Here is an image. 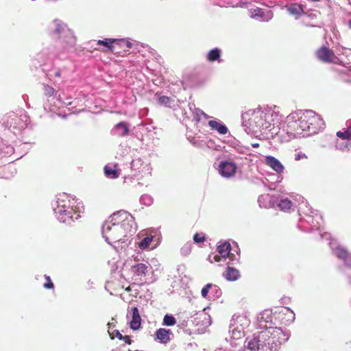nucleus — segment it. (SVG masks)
<instances>
[{
  "instance_id": "473e14b6",
  "label": "nucleus",
  "mask_w": 351,
  "mask_h": 351,
  "mask_svg": "<svg viewBox=\"0 0 351 351\" xmlns=\"http://www.w3.org/2000/svg\"><path fill=\"white\" fill-rule=\"evenodd\" d=\"M14 151L12 145L5 144L2 139H0V153H3L5 156H10Z\"/></svg>"
},
{
  "instance_id": "f3484780",
  "label": "nucleus",
  "mask_w": 351,
  "mask_h": 351,
  "mask_svg": "<svg viewBox=\"0 0 351 351\" xmlns=\"http://www.w3.org/2000/svg\"><path fill=\"white\" fill-rule=\"evenodd\" d=\"M131 271L135 280L143 281V277L148 271V267L144 263H137L132 266Z\"/></svg>"
},
{
  "instance_id": "79ce46f5",
  "label": "nucleus",
  "mask_w": 351,
  "mask_h": 351,
  "mask_svg": "<svg viewBox=\"0 0 351 351\" xmlns=\"http://www.w3.org/2000/svg\"><path fill=\"white\" fill-rule=\"evenodd\" d=\"M153 241V237H146L139 243V247L142 250L147 248Z\"/></svg>"
},
{
  "instance_id": "052dcab7",
  "label": "nucleus",
  "mask_w": 351,
  "mask_h": 351,
  "mask_svg": "<svg viewBox=\"0 0 351 351\" xmlns=\"http://www.w3.org/2000/svg\"><path fill=\"white\" fill-rule=\"evenodd\" d=\"M51 104H47V102H45L44 104H43V106H44V108L45 110L47 109H49V110H51Z\"/></svg>"
},
{
  "instance_id": "2f4dec72",
  "label": "nucleus",
  "mask_w": 351,
  "mask_h": 351,
  "mask_svg": "<svg viewBox=\"0 0 351 351\" xmlns=\"http://www.w3.org/2000/svg\"><path fill=\"white\" fill-rule=\"evenodd\" d=\"M335 148L336 150L341 151L342 152H348L351 149V142L350 141H341L336 139L335 142Z\"/></svg>"
},
{
  "instance_id": "20e7f679",
  "label": "nucleus",
  "mask_w": 351,
  "mask_h": 351,
  "mask_svg": "<svg viewBox=\"0 0 351 351\" xmlns=\"http://www.w3.org/2000/svg\"><path fill=\"white\" fill-rule=\"evenodd\" d=\"M82 202L69 194L62 193L56 195L51 206L57 219L62 223H71L80 217Z\"/></svg>"
},
{
  "instance_id": "13d9d810",
  "label": "nucleus",
  "mask_w": 351,
  "mask_h": 351,
  "mask_svg": "<svg viewBox=\"0 0 351 351\" xmlns=\"http://www.w3.org/2000/svg\"><path fill=\"white\" fill-rule=\"evenodd\" d=\"M321 237L324 238L328 240V239H330V235L328 233L325 232V233L321 234Z\"/></svg>"
},
{
  "instance_id": "a211bd4d",
  "label": "nucleus",
  "mask_w": 351,
  "mask_h": 351,
  "mask_svg": "<svg viewBox=\"0 0 351 351\" xmlns=\"http://www.w3.org/2000/svg\"><path fill=\"white\" fill-rule=\"evenodd\" d=\"M251 17L260 21L268 22L273 18V13L271 10L264 12L261 8H256L252 11Z\"/></svg>"
},
{
  "instance_id": "6e6d98bb",
  "label": "nucleus",
  "mask_w": 351,
  "mask_h": 351,
  "mask_svg": "<svg viewBox=\"0 0 351 351\" xmlns=\"http://www.w3.org/2000/svg\"><path fill=\"white\" fill-rule=\"evenodd\" d=\"M121 340H123L128 345L132 343L130 336L128 335L123 336V338Z\"/></svg>"
},
{
  "instance_id": "c756f323",
  "label": "nucleus",
  "mask_w": 351,
  "mask_h": 351,
  "mask_svg": "<svg viewBox=\"0 0 351 351\" xmlns=\"http://www.w3.org/2000/svg\"><path fill=\"white\" fill-rule=\"evenodd\" d=\"M43 95L47 97V102L53 100L56 98V90L51 86L47 84H43Z\"/></svg>"
},
{
  "instance_id": "dca6fc26",
  "label": "nucleus",
  "mask_w": 351,
  "mask_h": 351,
  "mask_svg": "<svg viewBox=\"0 0 351 351\" xmlns=\"http://www.w3.org/2000/svg\"><path fill=\"white\" fill-rule=\"evenodd\" d=\"M322 220V217L320 214L318 213V211L314 213V214L308 215L306 213V218L304 217H300V221L302 222L303 221H306L308 223L312 229H319L321 226V223L319 221Z\"/></svg>"
},
{
  "instance_id": "ddd939ff",
  "label": "nucleus",
  "mask_w": 351,
  "mask_h": 351,
  "mask_svg": "<svg viewBox=\"0 0 351 351\" xmlns=\"http://www.w3.org/2000/svg\"><path fill=\"white\" fill-rule=\"evenodd\" d=\"M237 169V164L230 160H222L219 162L218 171L223 178H231L234 176Z\"/></svg>"
},
{
  "instance_id": "37998d69",
  "label": "nucleus",
  "mask_w": 351,
  "mask_h": 351,
  "mask_svg": "<svg viewBox=\"0 0 351 351\" xmlns=\"http://www.w3.org/2000/svg\"><path fill=\"white\" fill-rule=\"evenodd\" d=\"M191 243H186L180 250L181 254L184 256L188 255L191 252Z\"/></svg>"
},
{
  "instance_id": "a878e982",
  "label": "nucleus",
  "mask_w": 351,
  "mask_h": 351,
  "mask_svg": "<svg viewBox=\"0 0 351 351\" xmlns=\"http://www.w3.org/2000/svg\"><path fill=\"white\" fill-rule=\"evenodd\" d=\"M223 276L228 281H235L241 277L239 271L230 265H228Z\"/></svg>"
},
{
  "instance_id": "8fccbe9b",
  "label": "nucleus",
  "mask_w": 351,
  "mask_h": 351,
  "mask_svg": "<svg viewBox=\"0 0 351 351\" xmlns=\"http://www.w3.org/2000/svg\"><path fill=\"white\" fill-rule=\"evenodd\" d=\"M205 240V236L202 234L195 233L193 235V241L196 243L204 242Z\"/></svg>"
},
{
  "instance_id": "3c124183",
  "label": "nucleus",
  "mask_w": 351,
  "mask_h": 351,
  "mask_svg": "<svg viewBox=\"0 0 351 351\" xmlns=\"http://www.w3.org/2000/svg\"><path fill=\"white\" fill-rule=\"evenodd\" d=\"M117 43L120 45H125L128 48H132V43L125 39H117Z\"/></svg>"
},
{
  "instance_id": "4be33fe9",
  "label": "nucleus",
  "mask_w": 351,
  "mask_h": 351,
  "mask_svg": "<svg viewBox=\"0 0 351 351\" xmlns=\"http://www.w3.org/2000/svg\"><path fill=\"white\" fill-rule=\"evenodd\" d=\"M131 311L132 319L130 322V326L132 330H136L139 329L141 327V318L138 309L136 306L132 307Z\"/></svg>"
},
{
  "instance_id": "49530a36",
  "label": "nucleus",
  "mask_w": 351,
  "mask_h": 351,
  "mask_svg": "<svg viewBox=\"0 0 351 351\" xmlns=\"http://www.w3.org/2000/svg\"><path fill=\"white\" fill-rule=\"evenodd\" d=\"M142 164V160L140 158L133 160L131 162V168L134 170H138Z\"/></svg>"
},
{
  "instance_id": "393cba45",
  "label": "nucleus",
  "mask_w": 351,
  "mask_h": 351,
  "mask_svg": "<svg viewBox=\"0 0 351 351\" xmlns=\"http://www.w3.org/2000/svg\"><path fill=\"white\" fill-rule=\"evenodd\" d=\"M285 8L289 14L295 16L296 19H299L304 12L303 6L299 4L285 5Z\"/></svg>"
},
{
  "instance_id": "b1692460",
  "label": "nucleus",
  "mask_w": 351,
  "mask_h": 351,
  "mask_svg": "<svg viewBox=\"0 0 351 351\" xmlns=\"http://www.w3.org/2000/svg\"><path fill=\"white\" fill-rule=\"evenodd\" d=\"M173 335L170 329L159 328L156 331V339L162 343H167L170 340V335Z\"/></svg>"
},
{
  "instance_id": "4d7b16f0",
  "label": "nucleus",
  "mask_w": 351,
  "mask_h": 351,
  "mask_svg": "<svg viewBox=\"0 0 351 351\" xmlns=\"http://www.w3.org/2000/svg\"><path fill=\"white\" fill-rule=\"evenodd\" d=\"M189 110L192 112V113L196 110L197 108L195 107V105L194 104H189Z\"/></svg>"
},
{
  "instance_id": "f704fd0d",
  "label": "nucleus",
  "mask_w": 351,
  "mask_h": 351,
  "mask_svg": "<svg viewBox=\"0 0 351 351\" xmlns=\"http://www.w3.org/2000/svg\"><path fill=\"white\" fill-rule=\"evenodd\" d=\"M272 198L268 195H261L258 198V202L259 204L260 207L261 208H267L270 206L268 205L266 202L269 201L271 203Z\"/></svg>"
},
{
  "instance_id": "6e6552de",
  "label": "nucleus",
  "mask_w": 351,
  "mask_h": 351,
  "mask_svg": "<svg viewBox=\"0 0 351 351\" xmlns=\"http://www.w3.org/2000/svg\"><path fill=\"white\" fill-rule=\"evenodd\" d=\"M263 115L264 133L268 131L271 132V134H277L278 124L281 120L278 108L276 106H267L263 110Z\"/></svg>"
},
{
  "instance_id": "7ed1b4c3",
  "label": "nucleus",
  "mask_w": 351,
  "mask_h": 351,
  "mask_svg": "<svg viewBox=\"0 0 351 351\" xmlns=\"http://www.w3.org/2000/svg\"><path fill=\"white\" fill-rule=\"evenodd\" d=\"M289 334L281 328L269 326L257 334L252 339H247L243 351H277L282 343L288 341Z\"/></svg>"
},
{
  "instance_id": "1a4fd4ad",
  "label": "nucleus",
  "mask_w": 351,
  "mask_h": 351,
  "mask_svg": "<svg viewBox=\"0 0 351 351\" xmlns=\"http://www.w3.org/2000/svg\"><path fill=\"white\" fill-rule=\"evenodd\" d=\"M113 225H118L121 226L126 230L136 232V223L134 221V217L128 212L121 210L114 213L110 215L109 219L106 221Z\"/></svg>"
},
{
  "instance_id": "0eeeda50",
  "label": "nucleus",
  "mask_w": 351,
  "mask_h": 351,
  "mask_svg": "<svg viewBox=\"0 0 351 351\" xmlns=\"http://www.w3.org/2000/svg\"><path fill=\"white\" fill-rule=\"evenodd\" d=\"M28 119V116L23 110L20 111V114L11 112L3 117V125L5 130L16 134L27 128Z\"/></svg>"
},
{
  "instance_id": "5fc2aeb1",
  "label": "nucleus",
  "mask_w": 351,
  "mask_h": 351,
  "mask_svg": "<svg viewBox=\"0 0 351 351\" xmlns=\"http://www.w3.org/2000/svg\"><path fill=\"white\" fill-rule=\"evenodd\" d=\"M113 336L115 335L116 337H117L119 340H121L123 338V336L121 335V333L118 330H114L112 331Z\"/></svg>"
},
{
  "instance_id": "864d4df0",
  "label": "nucleus",
  "mask_w": 351,
  "mask_h": 351,
  "mask_svg": "<svg viewBox=\"0 0 351 351\" xmlns=\"http://www.w3.org/2000/svg\"><path fill=\"white\" fill-rule=\"evenodd\" d=\"M302 158H307V156L302 152H299L295 155V160H300Z\"/></svg>"
},
{
  "instance_id": "f8f14e48",
  "label": "nucleus",
  "mask_w": 351,
  "mask_h": 351,
  "mask_svg": "<svg viewBox=\"0 0 351 351\" xmlns=\"http://www.w3.org/2000/svg\"><path fill=\"white\" fill-rule=\"evenodd\" d=\"M232 250L231 245L228 241H223L217 246L218 254H210L208 260L210 263L220 262L222 259H226Z\"/></svg>"
},
{
  "instance_id": "4468645a",
  "label": "nucleus",
  "mask_w": 351,
  "mask_h": 351,
  "mask_svg": "<svg viewBox=\"0 0 351 351\" xmlns=\"http://www.w3.org/2000/svg\"><path fill=\"white\" fill-rule=\"evenodd\" d=\"M274 314L271 309H265L262 311L257 317L258 324L260 328L267 329L269 326H273L275 323L273 322Z\"/></svg>"
},
{
  "instance_id": "de8ad7c7",
  "label": "nucleus",
  "mask_w": 351,
  "mask_h": 351,
  "mask_svg": "<svg viewBox=\"0 0 351 351\" xmlns=\"http://www.w3.org/2000/svg\"><path fill=\"white\" fill-rule=\"evenodd\" d=\"M46 282L43 285V287L47 289H51L54 287V285L52 282L50 277L47 275H45Z\"/></svg>"
},
{
  "instance_id": "0e129e2a",
  "label": "nucleus",
  "mask_w": 351,
  "mask_h": 351,
  "mask_svg": "<svg viewBox=\"0 0 351 351\" xmlns=\"http://www.w3.org/2000/svg\"><path fill=\"white\" fill-rule=\"evenodd\" d=\"M348 26L350 29H351V19H350L348 21Z\"/></svg>"
},
{
  "instance_id": "a18cd8bd",
  "label": "nucleus",
  "mask_w": 351,
  "mask_h": 351,
  "mask_svg": "<svg viewBox=\"0 0 351 351\" xmlns=\"http://www.w3.org/2000/svg\"><path fill=\"white\" fill-rule=\"evenodd\" d=\"M58 100L60 102H61L62 104L65 106H70L72 104V97L69 96L67 97L66 99H64L60 95H58Z\"/></svg>"
},
{
  "instance_id": "39448f33",
  "label": "nucleus",
  "mask_w": 351,
  "mask_h": 351,
  "mask_svg": "<svg viewBox=\"0 0 351 351\" xmlns=\"http://www.w3.org/2000/svg\"><path fill=\"white\" fill-rule=\"evenodd\" d=\"M103 238L109 245L118 251L125 249L130 243V238L134 232L126 230L121 226L105 221L102 226Z\"/></svg>"
},
{
  "instance_id": "423d86ee",
  "label": "nucleus",
  "mask_w": 351,
  "mask_h": 351,
  "mask_svg": "<svg viewBox=\"0 0 351 351\" xmlns=\"http://www.w3.org/2000/svg\"><path fill=\"white\" fill-rule=\"evenodd\" d=\"M263 116V109L261 108L250 109L241 114L243 125L254 133L258 132L264 133Z\"/></svg>"
},
{
  "instance_id": "5701e85b",
  "label": "nucleus",
  "mask_w": 351,
  "mask_h": 351,
  "mask_svg": "<svg viewBox=\"0 0 351 351\" xmlns=\"http://www.w3.org/2000/svg\"><path fill=\"white\" fill-rule=\"evenodd\" d=\"M112 132L118 136H125L129 133V125L126 122H119L113 128Z\"/></svg>"
},
{
  "instance_id": "9b49d317",
  "label": "nucleus",
  "mask_w": 351,
  "mask_h": 351,
  "mask_svg": "<svg viewBox=\"0 0 351 351\" xmlns=\"http://www.w3.org/2000/svg\"><path fill=\"white\" fill-rule=\"evenodd\" d=\"M328 244L332 254L343 261L344 267L351 269V253H349L347 249L339 244L336 240L330 239Z\"/></svg>"
},
{
  "instance_id": "c9c22d12",
  "label": "nucleus",
  "mask_w": 351,
  "mask_h": 351,
  "mask_svg": "<svg viewBox=\"0 0 351 351\" xmlns=\"http://www.w3.org/2000/svg\"><path fill=\"white\" fill-rule=\"evenodd\" d=\"M176 323V320L175 317L171 314H166L164 316L162 325L167 326H171L175 325Z\"/></svg>"
},
{
  "instance_id": "c03bdc74",
  "label": "nucleus",
  "mask_w": 351,
  "mask_h": 351,
  "mask_svg": "<svg viewBox=\"0 0 351 351\" xmlns=\"http://www.w3.org/2000/svg\"><path fill=\"white\" fill-rule=\"evenodd\" d=\"M211 287V283L206 284L201 291V295L204 298H208V293L210 292V289Z\"/></svg>"
},
{
  "instance_id": "58836bf2",
  "label": "nucleus",
  "mask_w": 351,
  "mask_h": 351,
  "mask_svg": "<svg viewBox=\"0 0 351 351\" xmlns=\"http://www.w3.org/2000/svg\"><path fill=\"white\" fill-rule=\"evenodd\" d=\"M140 202L141 204L145 205L146 206H149L153 203V198L151 195L147 194H144L140 197Z\"/></svg>"
},
{
  "instance_id": "69168bd1",
  "label": "nucleus",
  "mask_w": 351,
  "mask_h": 351,
  "mask_svg": "<svg viewBox=\"0 0 351 351\" xmlns=\"http://www.w3.org/2000/svg\"><path fill=\"white\" fill-rule=\"evenodd\" d=\"M202 116H203L206 119H208V118L210 117H209L207 114H206L205 112H204V114H202Z\"/></svg>"
},
{
  "instance_id": "e433bc0d",
  "label": "nucleus",
  "mask_w": 351,
  "mask_h": 351,
  "mask_svg": "<svg viewBox=\"0 0 351 351\" xmlns=\"http://www.w3.org/2000/svg\"><path fill=\"white\" fill-rule=\"evenodd\" d=\"M228 257L230 259V261L228 263V265H237L239 263L240 254L239 253V251H237V254H234V252H231V251H230V255H228Z\"/></svg>"
},
{
  "instance_id": "a19ab883",
  "label": "nucleus",
  "mask_w": 351,
  "mask_h": 351,
  "mask_svg": "<svg viewBox=\"0 0 351 351\" xmlns=\"http://www.w3.org/2000/svg\"><path fill=\"white\" fill-rule=\"evenodd\" d=\"M336 134L339 138L351 142V133L348 130L345 129L343 131H338Z\"/></svg>"
},
{
  "instance_id": "6ab92c4d",
  "label": "nucleus",
  "mask_w": 351,
  "mask_h": 351,
  "mask_svg": "<svg viewBox=\"0 0 351 351\" xmlns=\"http://www.w3.org/2000/svg\"><path fill=\"white\" fill-rule=\"evenodd\" d=\"M265 164L270 167L274 171L278 173H282L285 167L281 162L272 156H267L265 158Z\"/></svg>"
},
{
  "instance_id": "412c9836",
  "label": "nucleus",
  "mask_w": 351,
  "mask_h": 351,
  "mask_svg": "<svg viewBox=\"0 0 351 351\" xmlns=\"http://www.w3.org/2000/svg\"><path fill=\"white\" fill-rule=\"evenodd\" d=\"M208 125L210 128L211 130L216 131L219 134L224 135L228 132L227 126L220 121L210 120L208 122Z\"/></svg>"
},
{
  "instance_id": "ea45409f",
  "label": "nucleus",
  "mask_w": 351,
  "mask_h": 351,
  "mask_svg": "<svg viewBox=\"0 0 351 351\" xmlns=\"http://www.w3.org/2000/svg\"><path fill=\"white\" fill-rule=\"evenodd\" d=\"M210 293L214 298H219L222 293L221 289L217 285L211 284Z\"/></svg>"
},
{
  "instance_id": "7c9ffc66",
  "label": "nucleus",
  "mask_w": 351,
  "mask_h": 351,
  "mask_svg": "<svg viewBox=\"0 0 351 351\" xmlns=\"http://www.w3.org/2000/svg\"><path fill=\"white\" fill-rule=\"evenodd\" d=\"M104 173L108 178L115 179L119 178L120 171L117 169V165H114L112 167L106 165L104 167Z\"/></svg>"
},
{
  "instance_id": "72a5a7b5",
  "label": "nucleus",
  "mask_w": 351,
  "mask_h": 351,
  "mask_svg": "<svg viewBox=\"0 0 351 351\" xmlns=\"http://www.w3.org/2000/svg\"><path fill=\"white\" fill-rule=\"evenodd\" d=\"M117 43V39L114 38H104V40H99L97 41V45H103L107 50H112L113 46L112 44Z\"/></svg>"
},
{
  "instance_id": "aec40b11",
  "label": "nucleus",
  "mask_w": 351,
  "mask_h": 351,
  "mask_svg": "<svg viewBox=\"0 0 351 351\" xmlns=\"http://www.w3.org/2000/svg\"><path fill=\"white\" fill-rule=\"evenodd\" d=\"M298 212L299 215L302 217H306V213L308 215L314 214L317 210H313L311 207H310L308 203L304 199V198L302 196L298 197Z\"/></svg>"
},
{
  "instance_id": "4c0bfd02",
  "label": "nucleus",
  "mask_w": 351,
  "mask_h": 351,
  "mask_svg": "<svg viewBox=\"0 0 351 351\" xmlns=\"http://www.w3.org/2000/svg\"><path fill=\"white\" fill-rule=\"evenodd\" d=\"M158 101L160 105L171 107V104L173 101V99L169 97L162 95L158 97Z\"/></svg>"
},
{
  "instance_id": "680f3d73",
  "label": "nucleus",
  "mask_w": 351,
  "mask_h": 351,
  "mask_svg": "<svg viewBox=\"0 0 351 351\" xmlns=\"http://www.w3.org/2000/svg\"><path fill=\"white\" fill-rule=\"evenodd\" d=\"M237 251H239V253L240 254V250H239L238 246H237L235 249L232 248L231 252H234V254H237Z\"/></svg>"
},
{
  "instance_id": "c85d7f7f",
  "label": "nucleus",
  "mask_w": 351,
  "mask_h": 351,
  "mask_svg": "<svg viewBox=\"0 0 351 351\" xmlns=\"http://www.w3.org/2000/svg\"><path fill=\"white\" fill-rule=\"evenodd\" d=\"M221 56V50L218 47H215V48L210 49L208 52L207 56H206V60L210 62H213L215 61L220 62Z\"/></svg>"
},
{
  "instance_id": "2eb2a0df",
  "label": "nucleus",
  "mask_w": 351,
  "mask_h": 351,
  "mask_svg": "<svg viewBox=\"0 0 351 351\" xmlns=\"http://www.w3.org/2000/svg\"><path fill=\"white\" fill-rule=\"evenodd\" d=\"M317 58L323 62H332L336 58L334 52L328 47L323 46L316 51Z\"/></svg>"
},
{
  "instance_id": "338daca9",
  "label": "nucleus",
  "mask_w": 351,
  "mask_h": 351,
  "mask_svg": "<svg viewBox=\"0 0 351 351\" xmlns=\"http://www.w3.org/2000/svg\"><path fill=\"white\" fill-rule=\"evenodd\" d=\"M349 283L351 285V277H349Z\"/></svg>"
},
{
  "instance_id": "603ef678",
  "label": "nucleus",
  "mask_w": 351,
  "mask_h": 351,
  "mask_svg": "<svg viewBox=\"0 0 351 351\" xmlns=\"http://www.w3.org/2000/svg\"><path fill=\"white\" fill-rule=\"evenodd\" d=\"M114 318H112V321H114ZM114 326H115V324H114V322H109V323L108 324V333H109V335H110V336L111 339H114V337H113V333H112V332H111V330H112V328H114Z\"/></svg>"
},
{
  "instance_id": "09e8293b",
  "label": "nucleus",
  "mask_w": 351,
  "mask_h": 351,
  "mask_svg": "<svg viewBox=\"0 0 351 351\" xmlns=\"http://www.w3.org/2000/svg\"><path fill=\"white\" fill-rule=\"evenodd\" d=\"M202 114H204V112L199 108H197L193 112V119L196 120L197 121H199Z\"/></svg>"
},
{
  "instance_id": "9d476101",
  "label": "nucleus",
  "mask_w": 351,
  "mask_h": 351,
  "mask_svg": "<svg viewBox=\"0 0 351 351\" xmlns=\"http://www.w3.org/2000/svg\"><path fill=\"white\" fill-rule=\"evenodd\" d=\"M250 324V319L244 315H234L230 324L229 332L231 337L235 339H239L245 335V329Z\"/></svg>"
},
{
  "instance_id": "f03ea898",
  "label": "nucleus",
  "mask_w": 351,
  "mask_h": 351,
  "mask_svg": "<svg viewBox=\"0 0 351 351\" xmlns=\"http://www.w3.org/2000/svg\"><path fill=\"white\" fill-rule=\"evenodd\" d=\"M284 130L289 138L308 136L324 128V123L315 112L297 110L286 118Z\"/></svg>"
},
{
  "instance_id": "e2e57ef3",
  "label": "nucleus",
  "mask_w": 351,
  "mask_h": 351,
  "mask_svg": "<svg viewBox=\"0 0 351 351\" xmlns=\"http://www.w3.org/2000/svg\"><path fill=\"white\" fill-rule=\"evenodd\" d=\"M252 146L253 147H259V144L258 143H253V144H252Z\"/></svg>"
},
{
  "instance_id": "bf43d9fd",
  "label": "nucleus",
  "mask_w": 351,
  "mask_h": 351,
  "mask_svg": "<svg viewBox=\"0 0 351 351\" xmlns=\"http://www.w3.org/2000/svg\"><path fill=\"white\" fill-rule=\"evenodd\" d=\"M190 142L195 146L198 145V140L195 138H193L191 140H190Z\"/></svg>"
},
{
  "instance_id": "cd10ccee",
  "label": "nucleus",
  "mask_w": 351,
  "mask_h": 351,
  "mask_svg": "<svg viewBox=\"0 0 351 351\" xmlns=\"http://www.w3.org/2000/svg\"><path fill=\"white\" fill-rule=\"evenodd\" d=\"M276 205L281 210L287 212L293 206V203L287 197H282L277 199Z\"/></svg>"
},
{
  "instance_id": "f257e3e1",
  "label": "nucleus",
  "mask_w": 351,
  "mask_h": 351,
  "mask_svg": "<svg viewBox=\"0 0 351 351\" xmlns=\"http://www.w3.org/2000/svg\"><path fill=\"white\" fill-rule=\"evenodd\" d=\"M47 34L53 40V44L43 48L33 60L36 67H42L47 78L56 86L67 80L71 73L70 64L58 65L47 64L53 58H61L65 54L75 50L77 38L73 31L60 19L52 20L46 27Z\"/></svg>"
},
{
  "instance_id": "bb28decb",
  "label": "nucleus",
  "mask_w": 351,
  "mask_h": 351,
  "mask_svg": "<svg viewBox=\"0 0 351 351\" xmlns=\"http://www.w3.org/2000/svg\"><path fill=\"white\" fill-rule=\"evenodd\" d=\"M282 315L286 316V319L283 322L285 324H291L295 319V313L289 308H284L278 314V318L282 321L285 319Z\"/></svg>"
}]
</instances>
